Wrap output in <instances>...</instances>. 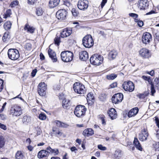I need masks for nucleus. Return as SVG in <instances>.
I'll return each instance as SVG.
<instances>
[{"label": "nucleus", "mask_w": 159, "mask_h": 159, "mask_svg": "<svg viewBox=\"0 0 159 159\" xmlns=\"http://www.w3.org/2000/svg\"><path fill=\"white\" fill-rule=\"evenodd\" d=\"M139 54L144 58H147L151 57V54L149 50L146 48H142L139 52Z\"/></svg>", "instance_id": "2eb2a0df"}, {"label": "nucleus", "mask_w": 159, "mask_h": 159, "mask_svg": "<svg viewBox=\"0 0 159 159\" xmlns=\"http://www.w3.org/2000/svg\"><path fill=\"white\" fill-rule=\"evenodd\" d=\"M61 57L63 61L66 62H70L73 58V54L70 51H64L61 53Z\"/></svg>", "instance_id": "f03ea898"}, {"label": "nucleus", "mask_w": 159, "mask_h": 159, "mask_svg": "<svg viewBox=\"0 0 159 159\" xmlns=\"http://www.w3.org/2000/svg\"><path fill=\"white\" fill-rule=\"evenodd\" d=\"M107 0H102V2L101 3V7L102 8L104 6L105 4L107 2Z\"/></svg>", "instance_id": "774afa93"}, {"label": "nucleus", "mask_w": 159, "mask_h": 159, "mask_svg": "<svg viewBox=\"0 0 159 159\" xmlns=\"http://www.w3.org/2000/svg\"><path fill=\"white\" fill-rule=\"evenodd\" d=\"M87 99L88 102L91 101L92 102V100H94V97L91 93H89L87 94Z\"/></svg>", "instance_id": "ea45409f"}, {"label": "nucleus", "mask_w": 159, "mask_h": 159, "mask_svg": "<svg viewBox=\"0 0 159 159\" xmlns=\"http://www.w3.org/2000/svg\"><path fill=\"white\" fill-rule=\"evenodd\" d=\"M48 151L44 150H42L39 152L38 157L39 158H46L48 156Z\"/></svg>", "instance_id": "412c9836"}, {"label": "nucleus", "mask_w": 159, "mask_h": 159, "mask_svg": "<svg viewBox=\"0 0 159 159\" xmlns=\"http://www.w3.org/2000/svg\"><path fill=\"white\" fill-rule=\"evenodd\" d=\"M151 94L152 96H154V93L156 92V90L154 88V84L152 83V82H151Z\"/></svg>", "instance_id": "79ce46f5"}, {"label": "nucleus", "mask_w": 159, "mask_h": 159, "mask_svg": "<svg viewBox=\"0 0 159 159\" xmlns=\"http://www.w3.org/2000/svg\"><path fill=\"white\" fill-rule=\"evenodd\" d=\"M153 146L155 148L156 151H159V142L154 143L153 144Z\"/></svg>", "instance_id": "de8ad7c7"}, {"label": "nucleus", "mask_w": 159, "mask_h": 159, "mask_svg": "<svg viewBox=\"0 0 159 159\" xmlns=\"http://www.w3.org/2000/svg\"><path fill=\"white\" fill-rule=\"evenodd\" d=\"M98 148L101 151H105L107 149V148L103 146L102 144H99L98 145Z\"/></svg>", "instance_id": "09e8293b"}, {"label": "nucleus", "mask_w": 159, "mask_h": 159, "mask_svg": "<svg viewBox=\"0 0 159 159\" xmlns=\"http://www.w3.org/2000/svg\"><path fill=\"white\" fill-rule=\"evenodd\" d=\"M122 86L124 89L127 92H132L134 89L133 83L129 81H125L123 84Z\"/></svg>", "instance_id": "6e6552de"}, {"label": "nucleus", "mask_w": 159, "mask_h": 159, "mask_svg": "<svg viewBox=\"0 0 159 159\" xmlns=\"http://www.w3.org/2000/svg\"><path fill=\"white\" fill-rule=\"evenodd\" d=\"M117 83L116 82H113L110 84V87L111 88H114L117 86Z\"/></svg>", "instance_id": "bf43d9fd"}, {"label": "nucleus", "mask_w": 159, "mask_h": 159, "mask_svg": "<svg viewBox=\"0 0 159 159\" xmlns=\"http://www.w3.org/2000/svg\"><path fill=\"white\" fill-rule=\"evenodd\" d=\"M108 114L112 120L115 119L117 117L116 111L113 108H111L109 110L108 112Z\"/></svg>", "instance_id": "6ab92c4d"}, {"label": "nucleus", "mask_w": 159, "mask_h": 159, "mask_svg": "<svg viewBox=\"0 0 159 159\" xmlns=\"http://www.w3.org/2000/svg\"><path fill=\"white\" fill-rule=\"evenodd\" d=\"M105 118V116L103 115H100L99 116V118L101 120L102 124L104 126L106 124Z\"/></svg>", "instance_id": "f704fd0d"}, {"label": "nucleus", "mask_w": 159, "mask_h": 159, "mask_svg": "<svg viewBox=\"0 0 159 159\" xmlns=\"http://www.w3.org/2000/svg\"><path fill=\"white\" fill-rule=\"evenodd\" d=\"M94 134L93 130L91 128H88L85 129L83 132V134L86 136H89Z\"/></svg>", "instance_id": "4be33fe9"}, {"label": "nucleus", "mask_w": 159, "mask_h": 159, "mask_svg": "<svg viewBox=\"0 0 159 159\" xmlns=\"http://www.w3.org/2000/svg\"><path fill=\"white\" fill-rule=\"evenodd\" d=\"M137 96L140 98H143L146 97V95L144 94H139Z\"/></svg>", "instance_id": "0e129e2a"}, {"label": "nucleus", "mask_w": 159, "mask_h": 159, "mask_svg": "<svg viewBox=\"0 0 159 159\" xmlns=\"http://www.w3.org/2000/svg\"><path fill=\"white\" fill-rule=\"evenodd\" d=\"M39 118L42 120H44L46 118V116L44 113H40L39 116Z\"/></svg>", "instance_id": "a19ab883"}, {"label": "nucleus", "mask_w": 159, "mask_h": 159, "mask_svg": "<svg viewBox=\"0 0 159 159\" xmlns=\"http://www.w3.org/2000/svg\"><path fill=\"white\" fill-rule=\"evenodd\" d=\"M117 76L116 75L114 74H111L110 75H107L106 76V78L108 80H113Z\"/></svg>", "instance_id": "72a5a7b5"}, {"label": "nucleus", "mask_w": 159, "mask_h": 159, "mask_svg": "<svg viewBox=\"0 0 159 159\" xmlns=\"http://www.w3.org/2000/svg\"><path fill=\"white\" fill-rule=\"evenodd\" d=\"M148 0H139L138 6L140 10H144L148 6Z\"/></svg>", "instance_id": "dca6fc26"}, {"label": "nucleus", "mask_w": 159, "mask_h": 159, "mask_svg": "<svg viewBox=\"0 0 159 159\" xmlns=\"http://www.w3.org/2000/svg\"><path fill=\"white\" fill-rule=\"evenodd\" d=\"M48 53L50 57L53 62H56L57 61V57L55 52L49 48L48 50Z\"/></svg>", "instance_id": "a211bd4d"}, {"label": "nucleus", "mask_w": 159, "mask_h": 159, "mask_svg": "<svg viewBox=\"0 0 159 159\" xmlns=\"http://www.w3.org/2000/svg\"><path fill=\"white\" fill-rule=\"evenodd\" d=\"M16 159H22L24 157L23 153L21 151H18L15 156Z\"/></svg>", "instance_id": "2f4dec72"}, {"label": "nucleus", "mask_w": 159, "mask_h": 159, "mask_svg": "<svg viewBox=\"0 0 159 159\" xmlns=\"http://www.w3.org/2000/svg\"><path fill=\"white\" fill-rule=\"evenodd\" d=\"M47 89L46 85L45 83H40L38 86V91L39 95L41 96L45 95Z\"/></svg>", "instance_id": "1a4fd4ad"}, {"label": "nucleus", "mask_w": 159, "mask_h": 159, "mask_svg": "<svg viewBox=\"0 0 159 159\" xmlns=\"http://www.w3.org/2000/svg\"><path fill=\"white\" fill-rule=\"evenodd\" d=\"M72 33L71 28H65L63 29L60 34V36L62 38L67 37L70 35Z\"/></svg>", "instance_id": "f3484780"}, {"label": "nucleus", "mask_w": 159, "mask_h": 159, "mask_svg": "<svg viewBox=\"0 0 159 159\" xmlns=\"http://www.w3.org/2000/svg\"><path fill=\"white\" fill-rule=\"evenodd\" d=\"M7 54L9 58L12 60H16L20 57L18 51L15 49H9L8 50Z\"/></svg>", "instance_id": "0eeeda50"}, {"label": "nucleus", "mask_w": 159, "mask_h": 159, "mask_svg": "<svg viewBox=\"0 0 159 159\" xmlns=\"http://www.w3.org/2000/svg\"><path fill=\"white\" fill-rule=\"evenodd\" d=\"M12 23L10 21H7L3 25V27L6 30H9L11 27Z\"/></svg>", "instance_id": "7c9ffc66"}, {"label": "nucleus", "mask_w": 159, "mask_h": 159, "mask_svg": "<svg viewBox=\"0 0 159 159\" xmlns=\"http://www.w3.org/2000/svg\"><path fill=\"white\" fill-rule=\"evenodd\" d=\"M152 39V35L149 33L146 32L143 34L142 41L143 43L145 44H148Z\"/></svg>", "instance_id": "f8f14e48"}, {"label": "nucleus", "mask_w": 159, "mask_h": 159, "mask_svg": "<svg viewBox=\"0 0 159 159\" xmlns=\"http://www.w3.org/2000/svg\"><path fill=\"white\" fill-rule=\"evenodd\" d=\"M46 149L48 151V152L51 153L54 155H57L59 153L57 149H52L50 147H48Z\"/></svg>", "instance_id": "bb28decb"}, {"label": "nucleus", "mask_w": 159, "mask_h": 159, "mask_svg": "<svg viewBox=\"0 0 159 159\" xmlns=\"http://www.w3.org/2000/svg\"><path fill=\"white\" fill-rule=\"evenodd\" d=\"M133 143L137 149L140 151H142V146L137 138H135Z\"/></svg>", "instance_id": "cd10ccee"}, {"label": "nucleus", "mask_w": 159, "mask_h": 159, "mask_svg": "<svg viewBox=\"0 0 159 159\" xmlns=\"http://www.w3.org/2000/svg\"><path fill=\"white\" fill-rule=\"evenodd\" d=\"M69 126V125L65 123L62 122L61 124V127H63V128H67Z\"/></svg>", "instance_id": "338daca9"}, {"label": "nucleus", "mask_w": 159, "mask_h": 159, "mask_svg": "<svg viewBox=\"0 0 159 159\" xmlns=\"http://www.w3.org/2000/svg\"><path fill=\"white\" fill-rule=\"evenodd\" d=\"M18 2L17 0L14 1L12 2L10 5V6L11 7H16L18 4Z\"/></svg>", "instance_id": "a18cd8bd"}, {"label": "nucleus", "mask_w": 159, "mask_h": 159, "mask_svg": "<svg viewBox=\"0 0 159 159\" xmlns=\"http://www.w3.org/2000/svg\"><path fill=\"white\" fill-rule=\"evenodd\" d=\"M89 3L87 0H80L78 3V7L80 10L85 11L88 8Z\"/></svg>", "instance_id": "9b49d317"}, {"label": "nucleus", "mask_w": 159, "mask_h": 159, "mask_svg": "<svg viewBox=\"0 0 159 159\" xmlns=\"http://www.w3.org/2000/svg\"><path fill=\"white\" fill-rule=\"evenodd\" d=\"M52 134L57 137H60L62 135V133L57 128H53L52 129Z\"/></svg>", "instance_id": "c85d7f7f"}, {"label": "nucleus", "mask_w": 159, "mask_h": 159, "mask_svg": "<svg viewBox=\"0 0 159 159\" xmlns=\"http://www.w3.org/2000/svg\"><path fill=\"white\" fill-rule=\"evenodd\" d=\"M60 2V0H50L49 2V7L52 8L57 6Z\"/></svg>", "instance_id": "393cba45"}, {"label": "nucleus", "mask_w": 159, "mask_h": 159, "mask_svg": "<svg viewBox=\"0 0 159 159\" xmlns=\"http://www.w3.org/2000/svg\"><path fill=\"white\" fill-rule=\"evenodd\" d=\"M74 91L79 94H84L86 92L85 87L84 85L79 82H76L73 85Z\"/></svg>", "instance_id": "423d86ee"}, {"label": "nucleus", "mask_w": 159, "mask_h": 159, "mask_svg": "<svg viewBox=\"0 0 159 159\" xmlns=\"http://www.w3.org/2000/svg\"><path fill=\"white\" fill-rule=\"evenodd\" d=\"M155 123L156 124L157 126L158 127V128H159V119L157 117H155Z\"/></svg>", "instance_id": "13d9d810"}, {"label": "nucleus", "mask_w": 159, "mask_h": 159, "mask_svg": "<svg viewBox=\"0 0 159 159\" xmlns=\"http://www.w3.org/2000/svg\"><path fill=\"white\" fill-rule=\"evenodd\" d=\"M4 144V139L2 136L0 135V148H2Z\"/></svg>", "instance_id": "58836bf2"}, {"label": "nucleus", "mask_w": 159, "mask_h": 159, "mask_svg": "<svg viewBox=\"0 0 159 159\" xmlns=\"http://www.w3.org/2000/svg\"><path fill=\"white\" fill-rule=\"evenodd\" d=\"M4 88L3 81L0 79V92H1Z\"/></svg>", "instance_id": "8fccbe9b"}, {"label": "nucleus", "mask_w": 159, "mask_h": 159, "mask_svg": "<svg viewBox=\"0 0 159 159\" xmlns=\"http://www.w3.org/2000/svg\"><path fill=\"white\" fill-rule=\"evenodd\" d=\"M139 111V109L137 107H135L131 109L128 112V116L129 117L136 115Z\"/></svg>", "instance_id": "5701e85b"}, {"label": "nucleus", "mask_w": 159, "mask_h": 159, "mask_svg": "<svg viewBox=\"0 0 159 159\" xmlns=\"http://www.w3.org/2000/svg\"><path fill=\"white\" fill-rule=\"evenodd\" d=\"M70 104V100L66 99L63 100L62 102V106L63 108L66 109L69 106Z\"/></svg>", "instance_id": "c756f323"}, {"label": "nucleus", "mask_w": 159, "mask_h": 159, "mask_svg": "<svg viewBox=\"0 0 159 159\" xmlns=\"http://www.w3.org/2000/svg\"><path fill=\"white\" fill-rule=\"evenodd\" d=\"M67 11L65 9L59 10L56 13V16L57 18L60 20H64L67 16Z\"/></svg>", "instance_id": "9d476101"}, {"label": "nucleus", "mask_w": 159, "mask_h": 159, "mask_svg": "<svg viewBox=\"0 0 159 159\" xmlns=\"http://www.w3.org/2000/svg\"><path fill=\"white\" fill-rule=\"evenodd\" d=\"M86 108L84 106L79 105L75 108L74 113L78 117H81L84 116Z\"/></svg>", "instance_id": "39448f33"}, {"label": "nucleus", "mask_w": 159, "mask_h": 159, "mask_svg": "<svg viewBox=\"0 0 159 159\" xmlns=\"http://www.w3.org/2000/svg\"><path fill=\"white\" fill-rule=\"evenodd\" d=\"M55 123L57 124V126L61 127L62 122L56 120L55 121Z\"/></svg>", "instance_id": "69168bd1"}, {"label": "nucleus", "mask_w": 159, "mask_h": 159, "mask_svg": "<svg viewBox=\"0 0 159 159\" xmlns=\"http://www.w3.org/2000/svg\"><path fill=\"white\" fill-rule=\"evenodd\" d=\"M43 11L41 8H38L36 9V13L38 16H41L43 14Z\"/></svg>", "instance_id": "c9c22d12"}, {"label": "nucleus", "mask_w": 159, "mask_h": 159, "mask_svg": "<svg viewBox=\"0 0 159 159\" xmlns=\"http://www.w3.org/2000/svg\"><path fill=\"white\" fill-rule=\"evenodd\" d=\"M24 30L28 32L33 33L34 32L35 29L33 27L30 26L28 24H26L25 26Z\"/></svg>", "instance_id": "b1692460"}, {"label": "nucleus", "mask_w": 159, "mask_h": 159, "mask_svg": "<svg viewBox=\"0 0 159 159\" xmlns=\"http://www.w3.org/2000/svg\"><path fill=\"white\" fill-rule=\"evenodd\" d=\"M71 12L73 16H77V15L78 13V12L75 10V9L74 8H73L71 10Z\"/></svg>", "instance_id": "6e6d98bb"}, {"label": "nucleus", "mask_w": 159, "mask_h": 159, "mask_svg": "<svg viewBox=\"0 0 159 159\" xmlns=\"http://www.w3.org/2000/svg\"><path fill=\"white\" fill-rule=\"evenodd\" d=\"M37 72V70L36 69H34V70H33L31 72V76L32 77H34L36 73Z\"/></svg>", "instance_id": "052dcab7"}, {"label": "nucleus", "mask_w": 159, "mask_h": 159, "mask_svg": "<svg viewBox=\"0 0 159 159\" xmlns=\"http://www.w3.org/2000/svg\"><path fill=\"white\" fill-rule=\"evenodd\" d=\"M0 128L4 130L7 129V127L6 125L0 123Z\"/></svg>", "instance_id": "4d7b16f0"}, {"label": "nucleus", "mask_w": 159, "mask_h": 159, "mask_svg": "<svg viewBox=\"0 0 159 159\" xmlns=\"http://www.w3.org/2000/svg\"><path fill=\"white\" fill-rule=\"evenodd\" d=\"M123 98V94L121 93L114 95L112 98L111 100L113 103H118L121 102Z\"/></svg>", "instance_id": "ddd939ff"}, {"label": "nucleus", "mask_w": 159, "mask_h": 159, "mask_svg": "<svg viewBox=\"0 0 159 159\" xmlns=\"http://www.w3.org/2000/svg\"><path fill=\"white\" fill-rule=\"evenodd\" d=\"M142 78L145 80L148 81L149 83V84H151V82H152L151 79H150V77H148L146 76L143 75L142 76Z\"/></svg>", "instance_id": "49530a36"}, {"label": "nucleus", "mask_w": 159, "mask_h": 159, "mask_svg": "<svg viewBox=\"0 0 159 159\" xmlns=\"http://www.w3.org/2000/svg\"><path fill=\"white\" fill-rule=\"evenodd\" d=\"M25 48L27 50H30L31 49V44L30 43H27L25 46Z\"/></svg>", "instance_id": "c03bdc74"}, {"label": "nucleus", "mask_w": 159, "mask_h": 159, "mask_svg": "<svg viewBox=\"0 0 159 159\" xmlns=\"http://www.w3.org/2000/svg\"><path fill=\"white\" fill-rule=\"evenodd\" d=\"M22 114V109L20 106L14 104L11 106L10 111V114L13 117L20 116Z\"/></svg>", "instance_id": "f257e3e1"}, {"label": "nucleus", "mask_w": 159, "mask_h": 159, "mask_svg": "<svg viewBox=\"0 0 159 159\" xmlns=\"http://www.w3.org/2000/svg\"><path fill=\"white\" fill-rule=\"evenodd\" d=\"M103 57L102 56L98 54H94L90 57V63L95 65H99L103 63Z\"/></svg>", "instance_id": "7ed1b4c3"}, {"label": "nucleus", "mask_w": 159, "mask_h": 159, "mask_svg": "<svg viewBox=\"0 0 159 159\" xmlns=\"http://www.w3.org/2000/svg\"><path fill=\"white\" fill-rule=\"evenodd\" d=\"M117 54V52L115 50L111 51L108 55V58L110 60H112L116 58Z\"/></svg>", "instance_id": "a878e982"}, {"label": "nucleus", "mask_w": 159, "mask_h": 159, "mask_svg": "<svg viewBox=\"0 0 159 159\" xmlns=\"http://www.w3.org/2000/svg\"><path fill=\"white\" fill-rule=\"evenodd\" d=\"M60 88V86L59 85H55L54 86V89L56 91L59 90Z\"/></svg>", "instance_id": "e2e57ef3"}, {"label": "nucleus", "mask_w": 159, "mask_h": 159, "mask_svg": "<svg viewBox=\"0 0 159 159\" xmlns=\"http://www.w3.org/2000/svg\"><path fill=\"white\" fill-rule=\"evenodd\" d=\"M121 151L119 150L115 151L114 153V157L116 158H119L121 156Z\"/></svg>", "instance_id": "e433bc0d"}, {"label": "nucleus", "mask_w": 159, "mask_h": 159, "mask_svg": "<svg viewBox=\"0 0 159 159\" xmlns=\"http://www.w3.org/2000/svg\"><path fill=\"white\" fill-rule=\"evenodd\" d=\"M8 34L7 33H5L4 35L2 37V39L4 42H5L6 41V39L7 38Z\"/></svg>", "instance_id": "864d4df0"}, {"label": "nucleus", "mask_w": 159, "mask_h": 159, "mask_svg": "<svg viewBox=\"0 0 159 159\" xmlns=\"http://www.w3.org/2000/svg\"><path fill=\"white\" fill-rule=\"evenodd\" d=\"M11 14V10L10 9H8L4 14L3 18L6 19L8 17H10Z\"/></svg>", "instance_id": "4c0bfd02"}, {"label": "nucleus", "mask_w": 159, "mask_h": 159, "mask_svg": "<svg viewBox=\"0 0 159 159\" xmlns=\"http://www.w3.org/2000/svg\"><path fill=\"white\" fill-rule=\"evenodd\" d=\"M148 135L147 129L145 128L143 129L139 134V139L142 141H145L147 139Z\"/></svg>", "instance_id": "4468645a"}, {"label": "nucleus", "mask_w": 159, "mask_h": 159, "mask_svg": "<svg viewBox=\"0 0 159 159\" xmlns=\"http://www.w3.org/2000/svg\"><path fill=\"white\" fill-rule=\"evenodd\" d=\"M30 121L31 118L30 116H25L23 117L22 119V121L24 123L27 124Z\"/></svg>", "instance_id": "473e14b6"}, {"label": "nucleus", "mask_w": 159, "mask_h": 159, "mask_svg": "<svg viewBox=\"0 0 159 159\" xmlns=\"http://www.w3.org/2000/svg\"><path fill=\"white\" fill-rule=\"evenodd\" d=\"M82 43L86 48H90L94 44V41L92 36L88 34L85 36L82 39Z\"/></svg>", "instance_id": "20e7f679"}, {"label": "nucleus", "mask_w": 159, "mask_h": 159, "mask_svg": "<svg viewBox=\"0 0 159 159\" xmlns=\"http://www.w3.org/2000/svg\"><path fill=\"white\" fill-rule=\"evenodd\" d=\"M70 150L72 152H74L75 153H76L78 151V149L75 147H73L70 148Z\"/></svg>", "instance_id": "680f3d73"}, {"label": "nucleus", "mask_w": 159, "mask_h": 159, "mask_svg": "<svg viewBox=\"0 0 159 159\" xmlns=\"http://www.w3.org/2000/svg\"><path fill=\"white\" fill-rule=\"evenodd\" d=\"M129 16L132 17L134 19L137 18L138 17V15L137 14L134 13H130L129 14Z\"/></svg>", "instance_id": "5fc2aeb1"}, {"label": "nucleus", "mask_w": 159, "mask_h": 159, "mask_svg": "<svg viewBox=\"0 0 159 159\" xmlns=\"http://www.w3.org/2000/svg\"><path fill=\"white\" fill-rule=\"evenodd\" d=\"M154 84L159 90V78H156L154 81Z\"/></svg>", "instance_id": "37998d69"}, {"label": "nucleus", "mask_w": 159, "mask_h": 159, "mask_svg": "<svg viewBox=\"0 0 159 159\" xmlns=\"http://www.w3.org/2000/svg\"><path fill=\"white\" fill-rule=\"evenodd\" d=\"M79 57L82 61H86L88 59V54L86 51H82L79 52Z\"/></svg>", "instance_id": "aec40b11"}, {"label": "nucleus", "mask_w": 159, "mask_h": 159, "mask_svg": "<svg viewBox=\"0 0 159 159\" xmlns=\"http://www.w3.org/2000/svg\"><path fill=\"white\" fill-rule=\"evenodd\" d=\"M55 43L58 46L60 43V39L59 37H55L54 39Z\"/></svg>", "instance_id": "603ef678"}, {"label": "nucleus", "mask_w": 159, "mask_h": 159, "mask_svg": "<svg viewBox=\"0 0 159 159\" xmlns=\"http://www.w3.org/2000/svg\"><path fill=\"white\" fill-rule=\"evenodd\" d=\"M154 37L155 39L159 41V31L154 32Z\"/></svg>", "instance_id": "3c124183"}]
</instances>
